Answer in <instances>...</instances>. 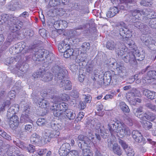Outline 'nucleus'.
<instances>
[{"mask_svg":"<svg viewBox=\"0 0 156 156\" xmlns=\"http://www.w3.org/2000/svg\"><path fill=\"white\" fill-rule=\"evenodd\" d=\"M108 128L112 135L117 136L121 138L125 135L129 136L131 131L124 123L117 120H111L108 124Z\"/></svg>","mask_w":156,"mask_h":156,"instance_id":"1","label":"nucleus"},{"mask_svg":"<svg viewBox=\"0 0 156 156\" xmlns=\"http://www.w3.org/2000/svg\"><path fill=\"white\" fill-rule=\"evenodd\" d=\"M19 107L18 105L14 104L11 106L8 109L7 116L8 119H9V124L11 127L14 128L18 125L19 121L18 116L14 115L18 112Z\"/></svg>","mask_w":156,"mask_h":156,"instance_id":"2","label":"nucleus"},{"mask_svg":"<svg viewBox=\"0 0 156 156\" xmlns=\"http://www.w3.org/2000/svg\"><path fill=\"white\" fill-rule=\"evenodd\" d=\"M58 49L59 52L64 53V56L65 58H69L73 54L74 50L70 48L69 44L66 43V41H62L58 45Z\"/></svg>","mask_w":156,"mask_h":156,"instance_id":"3","label":"nucleus"},{"mask_svg":"<svg viewBox=\"0 0 156 156\" xmlns=\"http://www.w3.org/2000/svg\"><path fill=\"white\" fill-rule=\"evenodd\" d=\"M78 139L80 141L78 142V145L81 149L90 147L91 142L88 137L81 135L78 136Z\"/></svg>","mask_w":156,"mask_h":156,"instance_id":"4","label":"nucleus"},{"mask_svg":"<svg viewBox=\"0 0 156 156\" xmlns=\"http://www.w3.org/2000/svg\"><path fill=\"white\" fill-rule=\"evenodd\" d=\"M2 17V20H0V21H1L2 23H3L6 26H9V30L11 31L12 33L14 34V32L17 30V28H16V27H15L14 24H12V23H11L12 22L9 19L8 16L7 15H3Z\"/></svg>","mask_w":156,"mask_h":156,"instance_id":"5","label":"nucleus"},{"mask_svg":"<svg viewBox=\"0 0 156 156\" xmlns=\"http://www.w3.org/2000/svg\"><path fill=\"white\" fill-rule=\"evenodd\" d=\"M123 59L126 63H129L133 66H136L137 64L135 56L132 52H129L128 51L127 54L124 56Z\"/></svg>","mask_w":156,"mask_h":156,"instance_id":"6","label":"nucleus"},{"mask_svg":"<svg viewBox=\"0 0 156 156\" xmlns=\"http://www.w3.org/2000/svg\"><path fill=\"white\" fill-rule=\"evenodd\" d=\"M25 47V44L23 42H19L10 48L9 51L10 53L14 54H18Z\"/></svg>","mask_w":156,"mask_h":156,"instance_id":"7","label":"nucleus"},{"mask_svg":"<svg viewBox=\"0 0 156 156\" xmlns=\"http://www.w3.org/2000/svg\"><path fill=\"white\" fill-rule=\"evenodd\" d=\"M32 99L36 103L38 104L39 106L41 108H50L51 107H50V104L46 100L42 98H39L37 96H36L34 98H33Z\"/></svg>","mask_w":156,"mask_h":156,"instance_id":"8","label":"nucleus"},{"mask_svg":"<svg viewBox=\"0 0 156 156\" xmlns=\"http://www.w3.org/2000/svg\"><path fill=\"white\" fill-rule=\"evenodd\" d=\"M41 137L35 133H33L31 136L30 140L31 143L33 144L42 145L43 144Z\"/></svg>","mask_w":156,"mask_h":156,"instance_id":"9","label":"nucleus"},{"mask_svg":"<svg viewBox=\"0 0 156 156\" xmlns=\"http://www.w3.org/2000/svg\"><path fill=\"white\" fill-rule=\"evenodd\" d=\"M45 53H47V51L45 50H39L32 56V59L34 60L40 61L42 57L44 56L46 57L47 54H45Z\"/></svg>","mask_w":156,"mask_h":156,"instance_id":"10","label":"nucleus"},{"mask_svg":"<svg viewBox=\"0 0 156 156\" xmlns=\"http://www.w3.org/2000/svg\"><path fill=\"white\" fill-rule=\"evenodd\" d=\"M28 107L25 108L23 111L21 117L20 121L21 123H26L31 121L30 119L29 116L28 114L29 113V110L28 109Z\"/></svg>","mask_w":156,"mask_h":156,"instance_id":"11","label":"nucleus"},{"mask_svg":"<svg viewBox=\"0 0 156 156\" xmlns=\"http://www.w3.org/2000/svg\"><path fill=\"white\" fill-rule=\"evenodd\" d=\"M59 86L66 90H69L72 88V85L71 82L68 80L64 79L59 83Z\"/></svg>","mask_w":156,"mask_h":156,"instance_id":"12","label":"nucleus"},{"mask_svg":"<svg viewBox=\"0 0 156 156\" xmlns=\"http://www.w3.org/2000/svg\"><path fill=\"white\" fill-rule=\"evenodd\" d=\"M115 76L114 74L113 71L106 72L104 74L103 78L104 82H105V81H106L107 82V84H109L111 80H112V79H114Z\"/></svg>","mask_w":156,"mask_h":156,"instance_id":"13","label":"nucleus"},{"mask_svg":"<svg viewBox=\"0 0 156 156\" xmlns=\"http://www.w3.org/2000/svg\"><path fill=\"white\" fill-rule=\"evenodd\" d=\"M66 71L64 69H61L59 72L55 74V76L57 80L58 83L62 80L64 79V77L66 74Z\"/></svg>","mask_w":156,"mask_h":156,"instance_id":"14","label":"nucleus"},{"mask_svg":"<svg viewBox=\"0 0 156 156\" xmlns=\"http://www.w3.org/2000/svg\"><path fill=\"white\" fill-rule=\"evenodd\" d=\"M143 93L144 95L149 99L153 100L156 98V92L154 91L145 89L143 90Z\"/></svg>","mask_w":156,"mask_h":156,"instance_id":"15","label":"nucleus"},{"mask_svg":"<svg viewBox=\"0 0 156 156\" xmlns=\"http://www.w3.org/2000/svg\"><path fill=\"white\" fill-rule=\"evenodd\" d=\"M41 73V80H42L48 82L51 81L53 77V75L49 72L44 71Z\"/></svg>","mask_w":156,"mask_h":156,"instance_id":"16","label":"nucleus"},{"mask_svg":"<svg viewBox=\"0 0 156 156\" xmlns=\"http://www.w3.org/2000/svg\"><path fill=\"white\" fill-rule=\"evenodd\" d=\"M121 46H122L119 50V48L118 47L117 48V52H116L120 58L122 57L123 56L125 55L129 51L128 48L125 45H121Z\"/></svg>","mask_w":156,"mask_h":156,"instance_id":"17","label":"nucleus"},{"mask_svg":"<svg viewBox=\"0 0 156 156\" xmlns=\"http://www.w3.org/2000/svg\"><path fill=\"white\" fill-rule=\"evenodd\" d=\"M119 34L123 37H125L126 38H130L132 36L131 31L127 28H122V30H119Z\"/></svg>","mask_w":156,"mask_h":156,"instance_id":"18","label":"nucleus"},{"mask_svg":"<svg viewBox=\"0 0 156 156\" xmlns=\"http://www.w3.org/2000/svg\"><path fill=\"white\" fill-rule=\"evenodd\" d=\"M21 8L20 5L16 1H12L8 5V8L12 11H13L17 9H18Z\"/></svg>","mask_w":156,"mask_h":156,"instance_id":"19","label":"nucleus"},{"mask_svg":"<svg viewBox=\"0 0 156 156\" xmlns=\"http://www.w3.org/2000/svg\"><path fill=\"white\" fill-rule=\"evenodd\" d=\"M133 54L135 56L136 61V60L142 61L145 57V53L143 51H140L139 50H136L135 51Z\"/></svg>","mask_w":156,"mask_h":156,"instance_id":"20","label":"nucleus"},{"mask_svg":"<svg viewBox=\"0 0 156 156\" xmlns=\"http://www.w3.org/2000/svg\"><path fill=\"white\" fill-rule=\"evenodd\" d=\"M118 12L119 10L117 7H112L107 13V16L108 18L112 17L115 16Z\"/></svg>","mask_w":156,"mask_h":156,"instance_id":"21","label":"nucleus"},{"mask_svg":"<svg viewBox=\"0 0 156 156\" xmlns=\"http://www.w3.org/2000/svg\"><path fill=\"white\" fill-rule=\"evenodd\" d=\"M119 1L121 3H125L127 9L136 5V2L134 0H119Z\"/></svg>","mask_w":156,"mask_h":156,"instance_id":"22","label":"nucleus"},{"mask_svg":"<svg viewBox=\"0 0 156 156\" xmlns=\"http://www.w3.org/2000/svg\"><path fill=\"white\" fill-rule=\"evenodd\" d=\"M121 44H119V45L116 44L112 41H108L106 44V47L109 50H113L115 49L116 52H117V48L119 47H120Z\"/></svg>","mask_w":156,"mask_h":156,"instance_id":"23","label":"nucleus"},{"mask_svg":"<svg viewBox=\"0 0 156 156\" xmlns=\"http://www.w3.org/2000/svg\"><path fill=\"white\" fill-rule=\"evenodd\" d=\"M132 135L133 138L136 142H139L142 140V136L140 133L138 131L133 130L132 131Z\"/></svg>","mask_w":156,"mask_h":156,"instance_id":"24","label":"nucleus"},{"mask_svg":"<svg viewBox=\"0 0 156 156\" xmlns=\"http://www.w3.org/2000/svg\"><path fill=\"white\" fill-rule=\"evenodd\" d=\"M51 126L53 129L59 131L62 129L63 128V126L62 123H58L55 121L51 123Z\"/></svg>","mask_w":156,"mask_h":156,"instance_id":"25","label":"nucleus"},{"mask_svg":"<svg viewBox=\"0 0 156 156\" xmlns=\"http://www.w3.org/2000/svg\"><path fill=\"white\" fill-rule=\"evenodd\" d=\"M146 82H148L149 80L156 79V71H149L147 73V76L145 78Z\"/></svg>","mask_w":156,"mask_h":156,"instance_id":"26","label":"nucleus"},{"mask_svg":"<svg viewBox=\"0 0 156 156\" xmlns=\"http://www.w3.org/2000/svg\"><path fill=\"white\" fill-rule=\"evenodd\" d=\"M143 127L146 130H149L152 126V123L146 120H141L140 121Z\"/></svg>","mask_w":156,"mask_h":156,"instance_id":"27","label":"nucleus"},{"mask_svg":"<svg viewBox=\"0 0 156 156\" xmlns=\"http://www.w3.org/2000/svg\"><path fill=\"white\" fill-rule=\"evenodd\" d=\"M50 109L51 110H53V114L56 117H59L62 113V111L61 110V109L57 108L56 105L55 106L54 105L51 106V107L50 108Z\"/></svg>","mask_w":156,"mask_h":156,"instance_id":"28","label":"nucleus"},{"mask_svg":"<svg viewBox=\"0 0 156 156\" xmlns=\"http://www.w3.org/2000/svg\"><path fill=\"white\" fill-rule=\"evenodd\" d=\"M140 13H141V16L143 17H147V18L150 17L148 16L150 15H152V10L149 8H146L140 10Z\"/></svg>","mask_w":156,"mask_h":156,"instance_id":"29","label":"nucleus"},{"mask_svg":"<svg viewBox=\"0 0 156 156\" xmlns=\"http://www.w3.org/2000/svg\"><path fill=\"white\" fill-rule=\"evenodd\" d=\"M113 151L114 153L119 155L122 154V151L120 146L117 143H115L113 145Z\"/></svg>","mask_w":156,"mask_h":156,"instance_id":"30","label":"nucleus"},{"mask_svg":"<svg viewBox=\"0 0 156 156\" xmlns=\"http://www.w3.org/2000/svg\"><path fill=\"white\" fill-rule=\"evenodd\" d=\"M133 25L135 27L139 29L141 31L143 29L145 30H147V26L138 21L134 22Z\"/></svg>","mask_w":156,"mask_h":156,"instance_id":"31","label":"nucleus"},{"mask_svg":"<svg viewBox=\"0 0 156 156\" xmlns=\"http://www.w3.org/2000/svg\"><path fill=\"white\" fill-rule=\"evenodd\" d=\"M142 112L143 108L142 107H140L133 110V113L134 115L139 118L140 119H142L144 118L142 116V114L141 113Z\"/></svg>","mask_w":156,"mask_h":156,"instance_id":"32","label":"nucleus"},{"mask_svg":"<svg viewBox=\"0 0 156 156\" xmlns=\"http://www.w3.org/2000/svg\"><path fill=\"white\" fill-rule=\"evenodd\" d=\"M119 107L120 109L124 112L129 113L130 112V109L129 107L124 102L121 101L120 102Z\"/></svg>","mask_w":156,"mask_h":156,"instance_id":"33","label":"nucleus"},{"mask_svg":"<svg viewBox=\"0 0 156 156\" xmlns=\"http://www.w3.org/2000/svg\"><path fill=\"white\" fill-rule=\"evenodd\" d=\"M90 44L89 43L84 42L82 44L81 48V52L86 54V52L89 50Z\"/></svg>","mask_w":156,"mask_h":156,"instance_id":"34","label":"nucleus"},{"mask_svg":"<svg viewBox=\"0 0 156 156\" xmlns=\"http://www.w3.org/2000/svg\"><path fill=\"white\" fill-rule=\"evenodd\" d=\"M87 57V55L86 54H84L82 52L76 56V61L78 63H80L81 62L84 61Z\"/></svg>","mask_w":156,"mask_h":156,"instance_id":"35","label":"nucleus"},{"mask_svg":"<svg viewBox=\"0 0 156 156\" xmlns=\"http://www.w3.org/2000/svg\"><path fill=\"white\" fill-rule=\"evenodd\" d=\"M65 114L70 120L73 119L76 116V114L73 113L72 111L70 109H66L65 111Z\"/></svg>","mask_w":156,"mask_h":156,"instance_id":"36","label":"nucleus"},{"mask_svg":"<svg viewBox=\"0 0 156 156\" xmlns=\"http://www.w3.org/2000/svg\"><path fill=\"white\" fill-rule=\"evenodd\" d=\"M131 13L133 16V19H139L141 16V13H140V10H131Z\"/></svg>","mask_w":156,"mask_h":156,"instance_id":"37","label":"nucleus"},{"mask_svg":"<svg viewBox=\"0 0 156 156\" xmlns=\"http://www.w3.org/2000/svg\"><path fill=\"white\" fill-rule=\"evenodd\" d=\"M98 132H100L101 136L104 138H106L108 136V134L105 132L104 127L102 126L99 127L98 128H97Z\"/></svg>","mask_w":156,"mask_h":156,"instance_id":"38","label":"nucleus"},{"mask_svg":"<svg viewBox=\"0 0 156 156\" xmlns=\"http://www.w3.org/2000/svg\"><path fill=\"white\" fill-rule=\"evenodd\" d=\"M61 3H65L63 0H50L49 4L52 7H55L59 5Z\"/></svg>","mask_w":156,"mask_h":156,"instance_id":"39","label":"nucleus"},{"mask_svg":"<svg viewBox=\"0 0 156 156\" xmlns=\"http://www.w3.org/2000/svg\"><path fill=\"white\" fill-rule=\"evenodd\" d=\"M141 39L143 42L146 46H149L151 44V39L150 37L143 36L141 37Z\"/></svg>","mask_w":156,"mask_h":156,"instance_id":"40","label":"nucleus"},{"mask_svg":"<svg viewBox=\"0 0 156 156\" xmlns=\"http://www.w3.org/2000/svg\"><path fill=\"white\" fill-rule=\"evenodd\" d=\"M82 149L83 156H93L92 152L90 150L89 147L83 148Z\"/></svg>","mask_w":156,"mask_h":156,"instance_id":"41","label":"nucleus"},{"mask_svg":"<svg viewBox=\"0 0 156 156\" xmlns=\"http://www.w3.org/2000/svg\"><path fill=\"white\" fill-rule=\"evenodd\" d=\"M114 69H116L119 73H120L123 72L125 70V67L120 63H116L115 66L114 68Z\"/></svg>","mask_w":156,"mask_h":156,"instance_id":"42","label":"nucleus"},{"mask_svg":"<svg viewBox=\"0 0 156 156\" xmlns=\"http://www.w3.org/2000/svg\"><path fill=\"white\" fill-rule=\"evenodd\" d=\"M60 133L58 131H53L49 133L48 136V137L51 138H57L60 135Z\"/></svg>","mask_w":156,"mask_h":156,"instance_id":"43","label":"nucleus"},{"mask_svg":"<svg viewBox=\"0 0 156 156\" xmlns=\"http://www.w3.org/2000/svg\"><path fill=\"white\" fill-rule=\"evenodd\" d=\"M15 36L13 33L9 34L8 36L7 39V41L6 44L7 46H9L10 44V43L12 41L15 39Z\"/></svg>","mask_w":156,"mask_h":156,"instance_id":"44","label":"nucleus"},{"mask_svg":"<svg viewBox=\"0 0 156 156\" xmlns=\"http://www.w3.org/2000/svg\"><path fill=\"white\" fill-rule=\"evenodd\" d=\"M125 152L127 156H134L135 154L134 150L130 147L126 149Z\"/></svg>","mask_w":156,"mask_h":156,"instance_id":"45","label":"nucleus"},{"mask_svg":"<svg viewBox=\"0 0 156 156\" xmlns=\"http://www.w3.org/2000/svg\"><path fill=\"white\" fill-rule=\"evenodd\" d=\"M153 0H142L140 3L142 5L146 6H151L153 3Z\"/></svg>","mask_w":156,"mask_h":156,"instance_id":"46","label":"nucleus"},{"mask_svg":"<svg viewBox=\"0 0 156 156\" xmlns=\"http://www.w3.org/2000/svg\"><path fill=\"white\" fill-rule=\"evenodd\" d=\"M11 104V102L9 100H7L4 101L2 105V107L0 108V111H5V107H8Z\"/></svg>","mask_w":156,"mask_h":156,"instance_id":"47","label":"nucleus"},{"mask_svg":"<svg viewBox=\"0 0 156 156\" xmlns=\"http://www.w3.org/2000/svg\"><path fill=\"white\" fill-rule=\"evenodd\" d=\"M53 99V103L55 104V105H56V106L58 104H59L58 102H60L62 101L61 97V96H53L51 98Z\"/></svg>","mask_w":156,"mask_h":156,"instance_id":"48","label":"nucleus"},{"mask_svg":"<svg viewBox=\"0 0 156 156\" xmlns=\"http://www.w3.org/2000/svg\"><path fill=\"white\" fill-rule=\"evenodd\" d=\"M129 102L131 105H135L137 102L140 103V100L139 98H136L135 96L133 98V99H129Z\"/></svg>","mask_w":156,"mask_h":156,"instance_id":"49","label":"nucleus"},{"mask_svg":"<svg viewBox=\"0 0 156 156\" xmlns=\"http://www.w3.org/2000/svg\"><path fill=\"white\" fill-rule=\"evenodd\" d=\"M68 104L66 103H62L57 105V108L61 109V110H62L65 109L68 107Z\"/></svg>","mask_w":156,"mask_h":156,"instance_id":"50","label":"nucleus"},{"mask_svg":"<svg viewBox=\"0 0 156 156\" xmlns=\"http://www.w3.org/2000/svg\"><path fill=\"white\" fill-rule=\"evenodd\" d=\"M149 26L153 28H156V19H152L149 21Z\"/></svg>","mask_w":156,"mask_h":156,"instance_id":"51","label":"nucleus"},{"mask_svg":"<svg viewBox=\"0 0 156 156\" xmlns=\"http://www.w3.org/2000/svg\"><path fill=\"white\" fill-rule=\"evenodd\" d=\"M0 135L2 136L3 138L8 140H10L11 139L10 136L8 135L5 132L2 130H0Z\"/></svg>","mask_w":156,"mask_h":156,"instance_id":"52","label":"nucleus"},{"mask_svg":"<svg viewBox=\"0 0 156 156\" xmlns=\"http://www.w3.org/2000/svg\"><path fill=\"white\" fill-rule=\"evenodd\" d=\"M37 124L39 126H42L46 124L47 122L44 119L42 118H39L36 122Z\"/></svg>","mask_w":156,"mask_h":156,"instance_id":"53","label":"nucleus"},{"mask_svg":"<svg viewBox=\"0 0 156 156\" xmlns=\"http://www.w3.org/2000/svg\"><path fill=\"white\" fill-rule=\"evenodd\" d=\"M62 23V20H57L54 22L53 25L54 27L56 29H61L60 23Z\"/></svg>","mask_w":156,"mask_h":156,"instance_id":"54","label":"nucleus"},{"mask_svg":"<svg viewBox=\"0 0 156 156\" xmlns=\"http://www.w3.org/2000/svg\"><path fill=\"white\" fill-rule=\"evenodd\" d=\"M60 148L68 151L70 149V145L68 143H65L62 145Z\"/></svg>","mask_w":156,"mask_h":156,"instance_id":"55","label":"nucleus"},{"mask_svg":"<svg viewBox=\"0 0 156 156\" xmlns=\"http://www.w3.org/2000/svg\"><path fill=\"white\" fill-rule=\"evenodd\" d=\"M61 69H62L58 65H55L53 66L51 69L52 72L55 74L59 72Z\"/></svg>","mask_w":156,"mask_h":156,"instance_id":"56","label":"nucleus"},{"mask_svg":"<svg viewBox=\"0 0 156 156\" xmlns=\"http://www.w3.org/2000/svg\"><path fill=\"white\" fill-rule=\"evenodd\" d=\"M135 96L136 95L134 93L130 92L126 94V98L129 101V99H133V98L135 97Z\"/></svg>","mask_w":156,"mask_h":156,"instance_id":"57","label":"nucleus"},{"mask_svg":"<svg viewBox=\"0 0 156 156\" xmlns=\"http://www.w3.org/2000/svg\"><path fill=\"white\" fill-rule=\"evenodd\" d=\"M26 150H27L30 153H33L35 151V147L34 145L29 144Z\"/></svg>","mask_w":156,"mask_h":156,"instance_id":"58","label":"nucleus"},{"mask_svg":"<svg viewBox=\"0 0 156 156\" xmlns=\"http://www.w3.org/2000/svg\"><path fill=\"white\" fill-rule=\"evenodd\" d=\"M67 155V156H79V153L76 150H72L68 153Z\"/></svg>","mask_w":156,"mask_h":156,"instance_id":"59","label":"nucleus"},{"mask_svg":"<svg viewBox=\"0 0 156 156\" xmlns=\"http://www.w3.org/2000/svg\"><path fill=\"white\" fill-rule=\"evenodd\" d=\"M68 153V151H66L63 149H61V148L59 149V153L61 156H67V154Z\"/></svg>","mask_w":156,"mask_h":156,"instance_id":"60","label":"nucleus"},{"mask_svg":"<svg viewBox=\"0 0 156 156\" xmlns=\"http://www.w3.org/2000/svg\"><path fill=\"white\" fill-rule=\"evenodd\" d=\"M23 23L19 21H17V22L14 24L15 27L17 28V30H20L22 27Z\"/></svg>","mask_w":156,"mask_h":156,"instance_id":"61","label":"nucleus"},{"mask_svg":"<svg viewBox=\"0 0 156 156\" xmlns=\"http://www.w3.org/2000/svg\"><path fill=\"white\" fill-rule=\"evenodd\" d=\"M62 101H67L69 99V96L67 94L64 93L60 95Z\"/></svg>","mask_w":156,"mask_h":156,"instance_id":"62","label":"nucleus"},{"mask_svg":"<svg viewBox=\"0 0 156 156\" xmlns=\"http://www.w3.org/2000/svg\"><path fill=\"white\" fill-rule=\"evenodd\" d=\"M116 26L119 27V28H120L119 30H122V28L125 29V28H126L127 26L126 24L123 22H120L118 23Z\"/></svg>","mask_w":156,"mask_h":156,"instance_id":"63","label":"nucleus"},{"mask_svg":"<svg viewBox=\"0 0 156 156\" xmlns=\"http://www.w3.org/2000/svg\"><path fill=\"white\" fill-rule=\"evenodd\" d=\"M126 39L127 40L126 44L129 45V47H132L134 44L133 41L130 38H128Z\"/></svg>","mask_w":156,"mask_h":156,"instance_id":"64","label":"nucleus"}]
</instances>
